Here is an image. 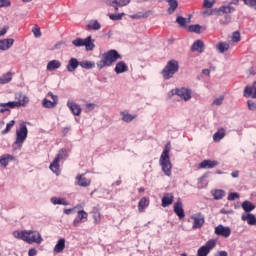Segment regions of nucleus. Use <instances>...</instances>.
<instances>
[{
    "label": "nucleus",
    "mask_w": 256,
    "mask_h": 256,
    "mask_svg": "<svg viewBox=\"0 0 256 256\" xmlns=\"http://www.w3.org/2000/svg\"><path fill=\"white\" fill-rule=\"evenodd\" d=\"M243 2L248 7H256V0H243Z\"/></svg>",
    "instance_id": "6e6d98bb"
},
{
    "label": "nucleus",
    "mask_w": 256,
    "mask_h": 256,
    "mask_svg": "<svg viewBox=\"0 0 256 256\" xmlns=\"http://www.w3.org/2000/svg\"><path fill=\"white\" fill-rule=\"evenodd\" d=\"M218 256H229V254L227 253V251H220L218 253Z\"/></svg>",
    "instance_id": "774afa93"
},
{
    "label": "nucleus",
    "mask_w": 256,
    "mask_h": 256,
    "mask_svg": "<svg viewBox=\"0 0 256 256\" xmlns=\"http://www.w3.org/2000/svg\"><path fill=\"white\" fill-rule=\"evenodd\" d=\"M88 29H92L93 31H99V29H101V24L97 20H90L88 23Z\"/></svg>",
    "instance_id": "4c0bfd02"
},
{
    "label": "nucleus",
    "mask_w": 256,
    "mask_h": 256,
    "mask_svg": "<svg viewBox=\"0 0 256 256\" xmlns=\"http://www.w3.org/2000/svg\"><path fill=\"white\" fill-rule=\"evenodd\" d=\"M91 214L92 219L94 220V225H99V223H101V212L99 211V208L94 207Z\"/></svg>",
    "instance_id": "cd10ccee"
},
{
    "label": "nucleus",
    "mask_w": 256,
    "mask_h": 256,
    "mask_svg": "<svg viewBox=\"0 0 256 256\" xmlns=\"http://www.w3.org/2000/svg\"><path fill=\"white\" fill-rule=\"evenodd\" d=\"M5 105V103H0V113H7V111L9 112V108L7 106H2Z\"/></svg>",
    "instance_id": "052dcab7"
},
{
    "label": "nucleus",
    "mask_w": 256,
    "mask_h": 256,
    "mask_svg": "<svg viewBox=\"0 0 256 256\" xmlns=\"http://www.w3.org/2000/svg\"><path fill=\"white\" fill-rule=\"evenodd\" d=\"M203 7H205V9H211V7H213V2L210 0H204Z\"/></svg>",
    "instance_id": "bf43d9fd"
},
{
    "label": "nucleus",
    "mask_w": 256,
    "mask_h": 256,
    "mask_svg": "<svg viewBox=\"0 0 256 256\" xmlns=\"http://www.w3.org/2000/svg\"><path fill=\"white\" fill-rule=\"evenodd\" d=\"M169 153H171V143L168 142L165 145V148L160 156V166L162 168V171L164 173V175H166L167 177H171V169H172V164H171V159L169 157Z\"/></svg>",
    "instance_id": "7ed1b4c3"
},
{
    "label": "nucleus",
    "mask_w": 256,
    "mask_h": 256,
    "mask_svg": "<svg viewBox=\"0 0 256 256\" xmlns=\"http://www.w3.org/2000/svg\"><path fill=\"white\" fill-rule=\"evenodd\" d=\"M32 33H33L34 37H36V38L41 37V28H39V27L36 26V27L32 30Z\"/></svg>",
    "instance_id": "5fc2aeb1"
},
{
    "label": "nucleus",
    "mask_w": 256,
    "mask_h": 256,
    "mask_svg": "<svg viewBox=\"0 0 256 256\" xmlns=\"http://www.w3.org/2000/svg\"><path fill=\"white\" fill-rule=\"evenodd\" d=\"M225 133H226L225 128L218 129V131L213 135V141H215L216 143H219V141H221V139L225 137Z\"/></svg>",
    "instance_id": "2f4dec72"
},
{
    "label": "nucleus",
    "mask_w": 256,
    "mask_h": 256,
    "mask_svg": "<svg viewBox=\"0 0 256 256\" xmlns=\"http://www.w3.org/2000/svg\"><path fill=\"white\" fill-rule=\"evenodd\" d=\"M28 255H29V256H35V255H37V249L31 248V249L28 251Z\"/></svg>",
    "instance_id": "e2e57ef3"
},
{
    "label": "nucleus",
    "mask_w": 256,
    "mask_h": 256,
    "mask_svg": "<svg viewBox=\"0 0 256 256\" xmlns=\"http://www.w3.org/2000/svg\"><path fill=\"white\" fill-rule=\"evenodd\" d=\"M28 133L27 126L25 124H20L19 129L16 131L15 145L22 147L23 143H25V139H27Z\"/></svg>",
    "instance_id": "423d86ee"
},
{
    "label": "nucleus",
    "mask_w": 256,
    "mask_h": 256,
    "mask_svg": "<svg viewBox=\"0 0 256 256\" xmlns=\"http://www.w3.org/2000/svg\"><path fill=\"white\" fill-rule=\"evenodd\" d=\"M174 213L179 217V219L185 218V210L183 209V202H181V200L174 203Z\"/></svg>",
    "instance_id": "ddd939ff"
},
{
    "label": "nucleus",
    "mask_w": 256,
    "mask_h": 256,
    "mask_svg": "<svg viewBox=\"0 0 256 256\" xmlns=\"http://www.w3.org/2000/svg\"><path fill=\"white\" fill-rule=\"evenodd\" d=\"M249 111H256V103L253 100L247 101Z\"/></svg>",
    "instance_id": "603ef678"
},
{
    "label": "nucleus",
    "mask_w": 256,
    "mask_h": 256,
    "mask_svg": "<svg viewBox=\"0 0 256 256\" xmlns=\"http://www.w3.org/2000/svg\"><path fill=\"white\" fill-rule=\"evenodd\" d=\"M218 11L220 13H224L225 15H229V13L235 12V7H233L231 4L227 6H220Z\"/></svg>",
    "instance_id": "473e14b6"
},
{
    "label": "nucleus",
    "mask_w": 256,
    "mask_h": 256,
    "mask_svg": "<svg viewBox=\"0 0 256 256\" xmlns=\"http://www.w3.org/2000/svg\"><path fill=\"white\" fill-rule=\"evenodd\" d=\"M76 181L79 187H89L91 185V178L85 177V174H78Z\"/></svg>",
    "instance_id": "f8f14e48"
},
{
    "label": "nucleus",
    "mask_w": 256,
    "mask_h": 256,
    "mask_svg": "<svg viewBox=\"0 0 256 256\" xmlns=\"http://www.w3.org/2000/svg\"><path fill=\"white\" fill-rule=\"evenodd\" d=\"M42 105L43 107H45V109H53V107H57V102H53L47 98H44L42 101Z\"/></svg>",
    "instance_id": "58836bf2"
},
{
    "label": "nucleus",
    "mask_w": 256,
    "mask_h": 256,
    "mask_svg": "<svg viewBox=\"0 0 256 256\" xmlns=\"http://www.w3.org/2000/svg\"><path fill=\"white\" fill-rule=\"evenodd\" d=\"M80 67H82V69H93V67H95V63L90 61H82L80 62Z\"/></svg>",
    "instance_id": "37998d69"
},
{
    "label": "nucleus",
    "mask_w": 256,
    "mask_h": 256,
    "mask_svg": "<svg viewBox=\"0 0 256 256\" xmlns=\"http://www.w3.org/2000/svg\"><path fill=\"white\" fill-rule=\"evenodd\" d=\"M2 107H7L8 109H19V103H17V101H10L2 104Z\"/></svg>",
    "instance_id": "79ce46f5"
},
{
    "label": "nucleus",
    "mask_w": 256,
    "mask_h": 256,
    "mask_svg": "<svg viewBox=\"0 0 256 256\" xmlns=\"http://www.w3.org/2000/svg\"><path fill=\"white\" fill-rule=\"evenodd\" d=\"M67 107L72 111L73 115L79 116L81 115V106H79L77 103L74 102H67Z\"/></svg>",
    "instance_id": "5701e85b"
},
{
    "label": "nucleus",
    "mask_w": 256,
    "mask_h": 256,
    "mask_svg": "<svg viewBox=\"0 0 256 256\" xmlns=\"http://www.w3.org/2000/svg\"><path fill=\"white\" fill-rule=\"evenodd\" d=\"M11 79H13V74H11V72H7L0 76V83L1 85H5L6 83H9Z\"/></svg>",
    "instance_id": "c9c22d12"
},
{
    "label": "nucleus",
    "mask_w": 256,
    "mask_h": 256,
    "mask_svg": "<svg viewBox=\"0 0 256 256\" xmlns=\"http://www.w3.org/2000/svg\"><path fill=\"white\" fill-rule=\"evenodd\" d=\"M107 5H111L112 7H115V11H119V7H125L129 3H131V0H106Z\"/></svg>",
    "instance_id": "9b49d317"
},
{
    "label": "nucleus",
    "mask_w": 256,
    "mask_h": 256,
    "mask_svg": "<svg viewBox=\"0 0 256 256\" xmlns=\"http://www.w3.org/2000/svg\"><path fill=\"white\" fill-rule=\"evenodd\" d=\"M176 94L178 97H182L184 101H189L191 99V90L186 89V88H180L176 90Z\"/></svg>",
    "instance_id": "f3484780"
},
{
    "label": "nucleus",
    "mask_w": 256,
    "mask_h": 256,
    "mask_svg": "<svg viewBox=\"0 0 256 256\" xmlns=\"http://www.w3.org/2000/svg\"><path fill=\"white\" fill-rule=\"evenodd\" d=\"M220 25H229V23H231V15H224L220 21H219Z\"/></svg>",
    "instance_id": "49530a36"
},
{
    "label": "nucleus",
    "mask_w": 256,
    "mask_h": 256,
    "mask_svg": "<svg viewBox=\"0 0 256 256\" xmlns=\"http://www.w3.org/2000/svg\"><path fill=\"white\" fill-rule=\"evenodd\" d=\"M72 45H74V47H86V51H93V49H95V44L91 36H88L86 39L76 38L72 41Z\"/></svg>",
    "instance_id": "39448f33"
},
{
    "label": "nucleus",
    "mask_w": 256,
    "mask_h": 256,
    "mask_svg": "<svg viewBox=\"0 0 256 256\" xmlns=\"http://www.w3.org/2000/svg\"><path fill=\"white\" fill-rule=\"evenodd\" d=\"M13 237H15V239H21V241H25V243L29 245L33 243L40 245L41 241H43L41 234L35 230L14 231Z\"/></svg>",
    "instance_id": "f257e3e1"
},
{
    "label": "nucleus",
    "mask_w": 256,
    "mask_h": 256,
    "mask_svg": "<svg viewBox=\"0 0 256 256\" xmlns=\"http://www.w3.org/2000/svg\"><path fill=\"white\" fill-rule=\"evenodd\" d=\"M15 99L18 100V101H16V103H18V108L26 107L27 104L29 103V98L27 97V95H25L21 92L15 94Z\"/></svg>",
    "instance_id": "4468645a"
},
{
    "label": "nucleus",
    "mask_w": 256,
    "mask_h": 256,
    "mask_svg": "<svg viewBox=\"0 0 256 256\" xmlns=\"http://www.w3.org/2000/svg\"><path fill=\"white\" fill-rule=\"evenodd\" d=\"M167 3L169 5L167 13L168 15H173L179 7V2H177V0H167Z\"/></svg>",
    "instance_id": "393cba45"
},
{
    "label": "nucleus",
    "mask_w": 256,
    "mask_h": 256,
    "mask_svg": "<svg viewBox=\"0 0 256 256\" xmlns=\"http://www.w3.org/2000/svg\"><path fill=\"white\" fill-rule=\"evenodd\" d=\"M11 155H3L1 158H0V165L2 167H7V165H9V159H11Z\"/></svg>",
    "instance_id": "a19ab883"
},
{
    "label": "nucleus",
    "mask_w": 256,
    "mask_h": 256,
    "mask_svg": "<svg viewBox=\"0 0 256 256\" xmlns=\"http://www.w3.org/2000/svg\"><path fill=\"white\" fill-rule=\"evenodd\" d=\"M148 207H149V199H147L145 197L141 198L138 203L139 213H143V211H145V209H147Z\"/></svg>",
    "instance_id": "c756f323"
},
{
    "label": "nucleus",
    "mask_w": 256,
    "mask_h": 256,
    "mask_svg": "<svg viewBox=\"0 0 256 256\" xmlns=\"http://www.w3.org/2000/svg\"><path fill=\"white\" fill-rule=\"evenodd\" d=\"M176 23H178V25H180V27H187V18H185L183 16H178L176 18Z\"/></svg>",
    "instance_id": "a18cd8bd"
},
{
    "label": "nucleus",
    "mask_w": 256,
    "mask_h": 256,
    "mask_svg": "<svg viewBox=\"0 0 256 256\" xmlns=\"http://www.w3.org/2000/svg\"><path fill=\"white\" fill-rule=\"evenodd\" d=\"M65 250V238L58 240L57 244L54 247V253H63Z\"/></svg>",
    "instance_id": "7c9ffc66"
},
{
    "label": "nucleus",
    "mask_w": 256,
    "mask_h": 256,
    "mask_svg": "<svg viewBox=\"0 0 256 256\" xmlns=\"http://www.w3.org/2000/svg\"><path fill=\"white\" fill-rule=\"evenodd\" d=\"M217 245L215 240H209L206 242L204 246H201L198 249L197 255L198 256H208L209 253L211 252V249H214V247Z\"/></svg>",
    "instance_id": "0eeeda50"
},
{
    "label": "nucleus",
    "mask_w": 256,
    "mask_h": 256,
    "mask_svg": "<svg viewBox=\"0 0 256 256\" xmlns=\"http://www.w3.org/2000/svg\"><path fill=\"white\" fill-rule=\"evenodd\" d=\"M51 203H53V205H64V206L69 205V202L65 200V198H57V197H52Z\"/></svg>",
    "instance_id": "e433bc0d"
},
{
    "label": "nucleus",
    "mask_w": 256,
    "mask_h": 256,
    "mask_svg": "<svg viewBox=\"0 0 256 256\" xmlns=\"http://www.w3.org/2000/svg\"><path fill=\"white\" fill-rule=\"evenodd\" d=\"M191 219L194 221L192 229H201L205 225V216L202 213L192 215Z\"/></svg>",
    "instance_id": "6e6552de"
},
{
    "label": "nucleus",
    "mask_w": 256,
    "mask_h": 256,
    "mask_svg": "<svg viewBox=\"0 0 256 256\" xmlns=\"http://www.w3.org/2000/svg\"><path fill=\"white\" fill-rule=\"evenodd\" d=\"M87 109H89L90 111H93L95 109V104L93 103H89L86 105Z\"/></svg>",
    "instance_id": "0e129e2a"
},
{
    "label": "nucleus",
    "mask_w": 256,
    "mask_h": 256,
    "mask_svg": "<svg viewBox=\"0 0 256 256\" xmlns=\"http://www.w3.org/2000/svg\"><path fill=\"white\" fill-rule=\"evenodd\" d=\"M15 126V120H11L7 125L6 129L2 131V135H7L11 129Z\"/></svg>",
    "instance_id": "de8ad7c7"
},
{
    "label": "nucleus",
    "mask_w": 256,
    "mask_h": 256,
    "mask_svg": "<svg viewBox=\"0 0 256 256\" xmlns=\"http://www.w3.org/2000/svg\"><path fill=\"white\" fill-rule=\"evenodd\" d=\"M188 31L190 33H201V26L199 24L190 25Z\"/></svg>",
    "instance_id": "c03bdc74"
},
{
    "label": "nucleus",
    "mask_w": 256,
    "mask_h": 256,
    "mask_svg": "<svg viewBox=\"0 0 256 256\" xmlns=\"http://www.w3.org/2000/svg\"><path fill=\"white\" fill-rule=\"evenodd\" d=\"M232 41L234 43H239L241 41V33H239L238 31L234 32L232 35Z\"/></svg>",
    "instance_id": "3c124183"
},
{
    "label": "nucleus",
    "mask_w": 256,
    "mask_h": 256,
    "mask_svg": "<svg viewBox=\"0 0 256 256\" xmlns=\"http://www.w3.org/2000/svg\"><path fill=\"white\" fill-rule=\"evenodd\" d=\"M235 199H239V194L238 193H230L228 195V201H235Z\"/></svg>",
    "instance_id": "13d9d810"
},
{
    "label": "nucleus",
    "mask_w": 256,
    "mask_h": 256,
    "mask_svg": "<svg viewBox=\"0 0 256 256\" xmlns=\"http://www.w3.org/2000/svg\"><path fill=\"white\" fill-rule=\"evenodd\" d=\"M217 165H219V162H217L216 160H203L199 164V168L200 169H213V167H217Z\"/></svg>",
    "instance_id": "dca6fc26"
},
{
    "label": "nucleus",
    "mask_w": 256,
    "mask_h": 256,
    "mask_svg": "<svg viewBox=\"0 0 256 256\" xmlns=\"http://www.w3.org/2000/svg\"><path fill=\"white\" fill-rule=\"evenodd\" d=\"M63 158V152H59L54 161L50 164L49 169L52 170L53 173H55V175H60L61 173V169L59 168V161H61V159Z\"/></svg>",
    "instance_id": "1a4fd4ad"
},
{
    "label": "nucleus",
    "mask_w": 256,
    "mask_h": 256,
    "mask_svg": "<svg viewBox=\"0 0 256 256\" xmlns=\"http://www.w3.org/2000/svg\"><path fill=\"white\" fill-rule=\"evenodd\" d=\"M87 217H89V214H87V212H85V210L78 211V216L73 221L74 227H77V225H79V223H83L84 219H87Z\"/></svg>",
    "instance_id": "6ab92c4d"
},
{
    "label": "nucleus",
    "mask_w": 256,
    "mask_h": 256,
    "mask_svg": "<svg viewBox=\"0 0 256 256\" xmlns=\"http://www.w3.org/2000/svg\"><path fill=\"white\" fill-rule=\"evenodd\" d=\"M7 31H9V26H4L1 30H0V37H3V35H5L7 33Z\"/></svg>",
    "instance_id": "680f3d73"
},
{
    "label": "nucleus",
    "mask_w": 256,
    "mask_h": 256,
    "mask_svg": "<svg viewBox=\"0 0 256 256\" xmlns=\"http://www.w3.org/2000/svg\"><path fill=\"white\" fill-rule=\"evenodd\" d=\"M1 7H11V0H0V8Z\"/></svg>",
    "instance_id": "4d7b16f0"
},
{
    "label": "nucleus",
    "mask_w": 256,
    "mask_h": 256,
    "mask_svg": "<svg viewBox=\"0 0 256 256\" xmlns=\"http://www.w3.org/2000/svg\"><path fill=\"white\" fill-rule=\"evenodd\" d=\"M150 15H153V11L148 10V11H142L138 12L136 14L130 15L131 19H147Z\"/></svg>",
    "instance_id": "b1692460"
},
{
    "label": "nucleus",
    "mask_w": 256,
    "mask_h": 256,
    "mask_svg": "<svg viewBox=\"0 0 256 256\" xmlns=\"http://www.w3.org/2000/svg\"><path fill=\"white\" fill-rule=\"evenodd\" d=\"M119 59H122L121 54L117 50H109L102 55V59L96 63L99 71L104 67H111L114 63H117Z\"/></svg>",
    "instance_id": "f03ea898"
},
{
    "label": "nucleus",
    "mask_w": 256,
    "mask_h": 256,
    "mask_svg": "<svg viewBox=\"0 0 256 256\" xmlns=\"http://www.w3.org/2000/svg\"><path fill=\"white\" fill-rule=\"evenodd\" d=\"M14 43H15V40L11 39V38L0 40L1 51H7V49H11V47H13Z\"/></svg>",
    "instance_id": "412c9836"
},
{
    "label": "nucleus",
    "mask_w": 256,
    "mask_h": 256,
    "mask_svg": "<svg viewBox=\"0 0 256 256\" xmlns=\"http://www.w3.org/2000/svg\"><path fill=\"white\" fill-rule=\"evenodd\" d=\"M174 199L175 196H173V193H165L162 198V207H169V205H173Z\"/></svg>",
    "instance_id": "aec40b11"
},
{
    "label": "nucleus",
    "mask_w": 256,
    "mask_h": 256,
    "mask_svg": "<svg viewBox=\"0 0 256 256\" xmlns=\"http://www.w3.org/2000/svg\"><path fill=\"white\" fill-rule=\"evenodd\" d=\"M120 115H121L122 121H124V123H131V121H133V119L137 118V115H132V114L125 113V112H120Z\"/></svg>",
    "instance_id": "72a5a7b5"
},
{
    "label": "nucleus",
    "mask_w": 256,
    "mask_h": 256,
    "mask_svg": "<svg viewBox=\"0 0 256 256\" xmlns=\"http://www.w3.org/2000/svg\"><path fill=\"white\" fill-rule=\"evenodd\" d=\"M242 209L246 212V213H251V211H254L255 206L253 203H251L250 201H244L242 203Z\"/></svg>",
    "instance_id": "f704fd0d"
},
{
    "label": "nucleus",
    "mask_w": 256,
    "mask_h": 256,
    "mask_svg": "<svg viewBox=\"0 0 256 256\" xmlns=\"http://www.w3.org/2000/svg\"><path fill=\"white\" fill-rule=\"evenodd\" d=\"M202 73H203V75H211V70L204 69V70H202Z\"/></svg>",
    "instance_id": "338daca9"
},
{
    "label": "nucleus",
    "mask_w": 256,
    "mask_h": 256,
    "mask_svg": "<svg viewBox=\"0 0 256 256\" xmlns=\"http://www.w3.org/2000/svg\"><path fill=\"white\" fill-rule=\"evenodd\" d=\"M212 195L216 201H219L225 197V191L223 190H214L212 191Z\"/></svg>",
    "instance_id": "ea45409f"
},
{
    "label": "nucleus",
    "mask_w": 256,
    "mask_h": 256,
    "mask_svg": "<svg viewBox=\"0 0 256 256\" xmlns=\"http://www.w3.org/2000/svg\"><path fill=\"white\" fill-rule=\"evenodd\" d=\"M47 71H55L56 69H61V62L59 60H51L48 62Z\"/></svg>",
    "instance_id": "c85d7f7f"
},
{
    "label": "nucleus",
    "mask_w": 256,
    "mask_h": 256,
    "mask_svg": "<svg viewBox=\"0 0 256 256\" xmlns=\"http://www.w3.org/2000/svg\"><path fill=\"white\" fill-rule=\"evenodd\" d=\"M218 50H219V53H225V51H229V44L225 42H221L218 45Z\"/></svg>",
    "instance_id": "09e8293b"
},
{
    "label": "nucleus",
    "mask_w": 256,
    "mask_h": 256,
    "mask_svg": "<svg viewBox=\"0 0 256 256\" xmlns=\"http://www.w3.org/2000/svg\"><path fill=\"white\" fill-rule=\"evenodd\" d=\"M114 71L117 75H121V73H127L129 71V66L125 62L120 61L116 64Z\"/></svg>",
    "instance_id": "a211bd4d"
},
{
    "label": "nucleus",
    "mask_w": 256,
    "mask_h": 256,
    "mask_svg": "<svg viewBox=\"0 0 256 256\" xmlns=\"http://www.w3.org/2000/svg\"><path fill=\"white\" fill-rule=\"evenodd\" d=\"M241 220L247 221L248 225H256V217L251 213L242 214Z\"/></svg>",
    "instance_id": "a878e982"
},
{
    "label": "nucleus",
    "mask_w": 256,
    "mask_h": 256,
    "mask_svg": "<svg viewBox=\"0 0 256 256\" xmlns=\"http://www.w3.org/2000/svg\"><path fill=\"white\" fill-rule=\"evenodd\" d=\"M224 99H225L224 96H220L219 98H216V99L213 101L212 105H217V106L222 105Z\"/></svg>",
    "instance_id": "864d4df0"
},
{
    "label": "nucleus",
    "mask_w": 256,
    "mask_h": 256,
    "mask_svg": "<svg viewBox=\"0 0 256 256\" xmlns=\"http://www.w3.org/2000/svg\"><path fill=\"white\" fill-rule=\"evenodd\" d=\"M191 51H198V53H203V51H205V44H203V41L197 40L193 43Z\"/></svg>",
    "instance_id": "bb28decb"
},
{
    "label": "nucleus",
    "mask_w": 256,
    "mask_h": 256,
    "mask_svg": "<svg viewBox=\"0 0 256 256\" xmlns=\"http://www.w3.org/2000/svg\"><path fill=\"white\" fill-rule=\"evenodd\" d=\"M179 71V62L175 59L167 62L166 66L162 70V75L164 79L169 80L173 78V75Z\"/></svg>",
    "instance_id": "20e7f679"
},
{
    "label": "nucleus",
    "mask_w": 256,
    "mask_h": 256,
    "mask_svg": "<svg viewBox=\"0 0 256 256\" xmlns=\"http://www.w3.org/2000/svg\"><path fill=\"white\" fill-rule=\"evenodd\" d=\"M214 232L216 235H219V237H225V239H227V237L231 235V228L220 224L215 228Z\"/></svg>",
    "instance_id": "9d476101"
},
{
    "label": "nucleus",
    "mask_w": 256,
    "mask_h": 256,
    "mask_svg": "<svg viewBox=\"0 0 256 256\" xmlns=\"http://www.w3.org/2000/svg\"><path fill=\"white\" fill-rule=\"evenodd\" d=\"M231 176L232 177H234V178H237V177H239V171H233L232 173H231Z\"/></svg>",
    "instance_id": "69168bd1"
},
{
    "label": "nucleus",
    "mask_w": 256,
    "mask_h": 256,
    "mask_svg": "<svg viewBox=\"0 0 256 256\" xmlns=\"http://www.w3.org/2000/svg\"><path fill=\"white\" fill-rule=\"evenodd\" d=\"M125 15V13H121V14H110L109 15V19H111V21H121L123 19V16Z\"/></svg>",
    "instance_id": "8fccbe9b"
},
{
    "label": "nucleus",
    "mask_w": 256,
    "mask_h": 256,
    "mask_svg": "<svg viewBox=\"0 0 256 256\" xmlns=\"http://www.w3.org/2000/svg\"><path fill=\"white\" fill-rule=\"evenodd\" d=\"M244 97H252V99H256V81L252 84V86L247 85L245 87Z\"/></svg>",
    "instance_id": "2eb2a0df"
},
{
    "label": "nucleus",
    "mask_w": 256,
    "mask_h": 256,
    "mask_svg": "<svg viewBox=\"0 0 256 256\" xmlns=\"http://www.w3.org/2000/svg\"><path fill=\"white\" fill-rule=\"evenodd\" d=\"M80 62L77 58H71L66 66V69L69 73H73L79 67Z\"/></svg>",
    "instance_id": "4be33fe9"
}]
</instances>
